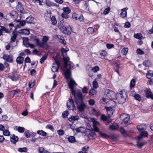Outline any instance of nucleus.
<instances>
[{
	"instance_id": "nucleus-1",
	"label": "nucleus",
	"mask_w": 153,
	"mask_h": 153,
	"mask_svg": "<svg viewBox=\"0 0 153 153\" xmlns=\"http://www.w3.org/2000/svg\"><path fill=\"white\" fill-rule=\"evenodd\" d=\"M77 85L75 81L72 79H71L70 81L68 83V86L71 89V93L74 96V101L75 103H79L84 102V97L81 92L76 93L74 89L75 85Z\"/></svg>"
},
{
	"instance_id": "nucleus-2",
	"label": "nucleus",
	"mask_w": 153,
	"mask_h": 153,
	"mask_svg": "<svg viewBox=\"0 0 153 153\" xmlns=\"http://www.w3.org/2000/svg\"><path fill=\"white\" fill-rule=\"evenodd\" d=\"M72 63L70 60L68 62V67H69L64 71V75L66 78L71 79V70L74 69L73 66L72 65Z\"/></svg>"
},
{
	"instance_id": "nucleus-3",
	"label": "nucleus",
	"mask_w": 153,
	"mask_h": 153,
	"mask_svg": "<svg viewBox=\"0 0 153 153\" xmlns=\"http://www.w3.org/2000/svg\"><path fill=\"white\" fill-rule=\"evenodd\" d=\"M77 106V109L79 112H83L85 108L87 107L86 103L84 102L76 103Z\"/></svg>"
},
{
	"instance_id": "nucleus-4",
	"label": "nucleus",
	"mask_w": 153,
	"mask_h": 153,
	"mask_svg": "<svg viewBox=\"0 0 153 153\" xmlns=\"http://www.w3.org/2000/svg\"><path fill=\"white\" fill-rule=\"evenodd\" d=\"M54 60L55 63H53V64L52 68L51 69V71L53 72L58 71L59 67L60 65L59 60H58L57 58H55Z\"/></svg>"
},
{
	"instance_id": "nucleus-5",
	"label": "nucleus",
	"mask_w": 153,
	"mask_h": 153,
	"mask_svg": "<svg viewBox=\"0 0 153 153\" xmlns=\"http://www.w3.org/2000/svg\"><path fill=\"white\" fill-rule=\"evenodd\" d=\"M67 106L69 110H76L75 106L74 103V101L71 97L69 100V102L67 103Z\"/></svg>"
},
{
	"instance_id": "nucleus-6",
	"label": "nucleus",
	"mask_w": 153,
	"mask_h": 153,
	"mask_svg": "<svg viewBox=\"0 0 153 153\" xmlns=\"http://www.w3.org/2000/svg\"><path fill=\"white\" fill-rule=\"evenodd\" d=\"M123 117H124L122 121L123 123H124V124L126 126H128L131 123H129V121L130 119V117L129 116H127L126 114H121L120 116V118L121 119H122Z\"/></svg>"
},
{
	"instance_id": "nucleus-7",
	"label": "nucleus",
	"mask_w": 153,
	"mask_h": 153,
	"mask_svg": "<svg viewBox=\"0 0 153 153\" xmlns=\"http://www.w3.org/2000/svg\"><path fill=\"white\" fill-rule=\"evenodd\" d=\"M13 56L11 55H8L7 54H5L3 55V58L7 62H9L10 63H13Z\"/></svg>"
},
{
	"instance_id": "nucleus-8",
	"label": "nucleus",
	"mask_w": 153,
	"mask_h": 153,
	"mask_svg": "<svg viewBox=\"0 0 153 153\" xmlns=\"http://www.w3.org/2000/svg\"><path fill=\"white\" fill-rule=\"evenodd\" d=\"M106 97L109 100H114L115 97V93L111 91L108 90L106 94Z\"/></svg>"
},
{
	"instance_id": "nucleus-9",
	"label": "nucleus",
	"mask_w": 153,
	"mask_h": 153,
	"mask_svg": "<svg viewBox=\"0 0 153 153\" xmlns=\"http://www.w3.org/2000/svg\"><path fill=\"white\" fill-rule=\"evenodd\" d=\"M48 37L47 36H44L42 39L41 44L42 46V48H46L48 47V44L47 42L48 40Z\"/></svg>"
},
{
	"instance_id": "nucleus-10",
	"label": "nucleus",
	"mask_w": 153,
	"mask_h": 153,
	"mask_svg": "<svg viewBox=\"0 0 153 153\" xmlns=\"http://www.w3.org/2000/svg\"><path fill=\"white\" fill-rule=\"evenodd\" d=\"M62 28L63 30V32L65 34L68 35H70L71 34L72 29L70 26L68 27L63 26Z\"/></svg>"
},
{
	"instance_id": "nucleus-11",
	"label": "nucleus",
	"mask_w": 153,
	"mask_h": 153,
	"mask_svg": "<svg viewBox=\"0 0 153 153\" xmlns=\"http://www.w3.org/2000/svg\"><path fill=\"white\" fill-rule=\"evenodd\" d=\"M72 18L73 19L76 20H79L80 22L83 21V17L82 15H79L76 13H74L72 14Z\"/></svg>"
},
{
	"instance_id": "nucleus-12",
	"label": "nucleus",
	"mask_w": 153,
	"mask_h": 153,
	"mask_svg": "<svg viewBox=\"0 0 153 153\" xmlns=\"http://www.w3.org/2000/svg\"><path fill=\"white\" fill-rule=\"evenodd\" d=\"M63 60L64 63V67L65 68H67L68 67V62L70 60V58L68 56H65L64 55H63Z\"/></svg>"
},
{
	"instance_id": "nucleus-13",
	"label": "nucleus",
	"mask_w": 153,
	"mask_h": 153,
	"mask_svg": "<svg viewBox=\"0 0 153 153\" xmlns=\"http://www.w3.org/2000/svg\"><path fill=\"white\" fill-rule=\"evenodd\" d=\"M141 133L140 135L137 137V140H140L143 138V137H148V133L147 131H143L141 132Z\"/></svg>"
},
{
	"instance_id": "nucleus-14",
	"label": "nucleus",
	"mask_w": 153,
	"mask_h": 153,
	"mask_svg": "<svg viewBox=\"0 0 153 153\" xmlns=\"http://www.w3.org/2000/svg\"><path fill=\"white\" fill-rule=\"evenodd\" d=\"M19 138L17 136H15L14 134L11 135L10 140L13 143H16L18 140Z\"/></svg>"
},
{
	"instance_id": "nucleus-15",
	"label": "nucleus",
	"mask_w": 153,
	"mask_h": 153,
	"mask_svg": "<svg viewBox=\"0 0 153 153\" xmlns=\"http://www.w3.org/2000/svg\"><path fill=\"white\" fill-rule=\"evenodd\" d=\"M128 10L127 7H125L122 9V12H121L120 15L121 17L123 18H125L127 16V11L126 10Z\"/></svg>"
},
{
	"instance_id": "nucleus-16",
	"label": "nucleus",
	"mask_w": 153,
	"mask_h": 153,
	"mask_svg": "<svg viewBox=\"0 0 153 153\" xmlns=\"http://www.w3.org/2000/svg\"><path fill=\"white\" fill-rule=\"evenodd\" d=\"M8 77L13 81H16L18 79V77L16 76L13 73L11 74H9Z\"/></svg>"
},
{
	"instance_id": "nucleus-17",
	"label": "nucleus",
	"mask_w": 153,
	"mask_h": 153,
	"mask_svg": "<svg viewBox=\"0 0 153 153\" xmlns=\"http://www.w3.org/2000/svg\"><path fill=\"white\" fill-rule=\"evenodd\" d=\"M145 92L146 94V97L148 98H151L153 100V94L149 90H147L145 91Z\"/></svg>"
},
{
	"instance_id": "nucleus-18",
	"label": "nucleus",
	"mask_w": 153,
	"mask_h": 153,
	"mask_svg": "<svg viewBox=\"0 0 153 153\" xmlns=\"http://www.w3.org/2000/svg\"><path fill=\"white\" fill-rule=\"evenodd\" d=\"M33 41L34 42L36 43L37 45L42 48V46L41 44L42 42H40L39 38H37L36 36H35Z\"/></svg>"
},
{
	"instance_id": "nucleus-19",
	"label": "nucleus",
	"mask_w": 153,
	"mask_h": 153,
	"mask_svg": "<svg viewBox=\"0 0 153 153\" xmlns=\"http://www.w3.org/2000/svg\"><path fill=\"white\" fill-rule=\"evenodd\" d=\"M19 32L21 34L28 35L30 34L29 30L27 29H21L19 31Z\"/></svg>"
},
{
	"instance_id": "nucleus-20",
	"label": "nucleus",
	"mask_w": 153,
	"mask_h": 153,
	"mask_svg": "<svg viewBox=\"0 0 153 153\" xmlns=\"http://www.w3.org/2000/svg\"><path fill=\"white\" fill-rule=\"evenodd\" d=\"M24 58L20 56H19L17 58L16 61L18 64H22L24 61Z\"/></svg>"
},
{
	"instance_id": "nucleus-21",
	"label": "nucleus",
	"mask_w": 153,
	"mask_h": 153,
	"mask_svg": "<svg viewBox=\"0 0 153 153\" xmlns=\"http://www.w3.org/2000/svg\"><path fill=\"white\" fill-rule=\"evenodd\" d=\"M34 18L31 16H30L27 17L25 21L26 23L31 24L33 21Z\"/></svg>"
},
{
	"instance_id": "nucleus-22",
	"label": "nucleus",
	"mask_w": 153,
	"mask_h": 153,
	"mask_svg": "<svg viewBox=\"0 0 153 153\" xmlns=\"http://www.w3.org/2000/svg\"><path fill=\"white\" fill-rule=\"evenodd\" d=\"M146 76L149 79H153V71L150 70L148 71L146 74Z\"/></svg>"
},
{
	"instance_id": "nucleus-23",
	"label": "nucleus",
	"mask_w": 153,
	"mask_h": 153,
	"mask_svg": "<svg viewBox=\"0 0 153 153\" xmlns=\"http://www.w3.org/2000/svg\"><path fill=\"white\" fill-rule=\"evenodd\" d=\"M12 35L13 36H11L10 38V42H15L16 41L17 37V33H15L14 32H13Z\"/></svg>"
},
{
	"instance_id": "nucleus-24",
	"label": "nucleus",
	"mask_w": 153,
	"mask_h": 153,
	"mask_svg": "<svg viewBox=\"0 0 153 153\" xmlns=\"http://www.w3.org/2000/svg\"><path fill=\"white\" fill-rule=\"evenodd\" d=\"M62 10L64 11L63 13L66 14H69L71 11V9L68 7H64Z\"/></svg>"
},
{
	"instance_id": "nucleus-25",
	"label": "nucleus",
	"mask_w": 153,
	"mask_h": 153,
	"mask_svg": "<svg viewBox=\"0 0 153 153\" xmlns=\"http://www.w3.org/2000/svg\"><path fill=\"white\" fill-rule=\"evenodd\" d=\"M68 140L69 142L71 143H74L76 141L75 137L72 136L69 137L68 138Z\"/></svg>"
},
{
	"instance_id": "nucleus-26",
	"label": "nucleus",
	"mask_w": 153,
	"mask_h": 153,
	"mask_svg": "<svg viewBox=\"0 0 153 153\" xmlns=\"http://www.w3.org/2000/svg\"><path fill=\"white\" fill-rule=\"evenodd\" d=\"M76 131L77 132H82L84 133H85V129L84 128L82 127H80L78 128H76Z\"/></svg>"
},
{
	"instance_id": "nucleus-27",
	"label": "nucleus",
	"mask_w": 153,
	"mask_h": 153,
	"mask_svg": "<svg viewBox=\"0 0 153 153\" xmlns=\"http://www.w3.org/2000/svg\"><path fill=\"white\" fill-rule=\"evenodd\" d=\"M23 6L22 4L20 2H17V4L16 8L18 11H19L22 9H23Z\"/></svg>"
},
{
	"instance_id": "nucleus-28",
	"label": "nucleus",
	"mask_w": 153,
	"mask_h": 153,
	"mask_svg": "<svg viewBox=\"0 0 153 153\" xmlns=\"http://www.w3.org/2000/svg\"><path fill=\"white\" fill-rule=\"evenodd\" d=\"M37 133L38 134L43 136H45L47 134V133L46 132L42 130L37 131Z\"/></svg>"
},
{
	"instance_id": "nucleus-29",
	"label": "nucleus",
	"mask_w": 153,
	"mask_h": 153,
	"mask_svg": "<svg viewBox=\"0 0 153 153\" xmlns=\"http://www.w3.org/2000/svg\"><path fill=\"white\" fill-rule=\"evenodd\" d=\"M11 18H13L14 16H18V13L16 11H13L11 12L9 14Z\"/></svg>"
},
{
	"instance_id": "nucleus-30",
	"label": "nucleus",
	"mask_w": 153,
	"mask_h": 153,
	"mask_svg": "<svg viewBox=\"0 0 153 153\" xmlns=\"http://www.w3.org/2000/svg\"><path fill=\"white\" fill-rule=\"evenodd\" d=\"M137 142V146L139 148H141L144 145H145L146 143V142H140L139 141V140Z\"/></svg>"
},
{
	"instance_id": "nucleus-31",
	"label": "nucleus",
	"mask_w": 153,
	"mask_h": 153,
	"mask_svg": "<svg viewBox=\"0 0 153 153\" xmlns=\"http://www.w3.org/2000/svg\"><path fill=\"white\" fill-rule=\"evenodd\" d=\"M97 93V90H95L94 88H91L89 92V94L90 95L93 96L95 95Z\"/></svg>"
},
{
	"instance_id": "nucleus-32",
	"label": "nucleus",
	"mask_w": 153,
	"mask_h": 153,
	"mask_svg": "<svg viewBox=\"0 0 153 153\" xmlns=\"http://www.w3.org/2000/svg\"><path fill=\"white\" fill-rule=\"evenodd\" d=\"M99 134L100 136L103 138H107L109 137V136L107 134L103 133L101 131L100 132Z\"/></svg>"
},
{
	"instance_id": "nucleus-33",
	"label": "nucleus",
	"mask_w": 153,
	"mask_h": 153,
	"mask_svg": "<svg viewBox=\"0 0 153 153\" xmlns=\"http://www.w3.org/2000/svg\"><path fill=\"white\" fill-rule=\"evenodd\" d=\"M87 32L89 34H92L94 32V29L92 27H89L87 29Z\"/></svg>"
},
{
	"instance_id": "nucleus-34",
	"label": "nucleus",
	"mask_w": 153,
	"mask_h": 153,
	"mask_svg": "<svg viewBox=\"0 0 153 153\" xmlns=\"http://www.w3.org/2000/svg\"><path fill=\"white\" fill-rule=\"evenodd\" d=\"M52 24L53 25H55L57 23V21L54 16H52L51 18Z\"/></svg>"
},
{
	"instance_id": "nucleus-35",
	"label": "nucleus",
	"mask_w": 153,
	"mask_h": 153,
	"mask_svg": "<svg viewBox=\"0 0 153 153\" xmlns=\"http://www.w3.org/2000/svg\"><path fill=\"white\" fill-rule=\"evenodd\" d=\"M27 149L26 147L20 148L18 149V151L20 152H27Z\"/></svg>"
},
{
	"instance_id": "nucleus-36",
	"label": "nucleus",
	"mask_w": 153,
	"mask_h": 153,
	"mask_svg": "<svg viewBox=\"0 0 153 153\" xmlns=\"http://www.w3.org/2000/svg\"><path fill=\"white\" fill-rule=\"evenodd\" d=\"M35 80L34 79L33 81L32 80L29 82L28 84V86L30 88L33 87L35 85Z\"/></svg>"
},
{
	"instance_id": "nucleus-37",
	"label": "nucleus",
	"mask_w": 153,
	"mask_h": 153,
	"mask_svg": "<svg viewBox=\"0 0 153 153\" xmlns=\"http://www.w3.org/2000/svg\"><path fill=\"white\" fill-rule=\"evenodd\" d=\"M47 57V55L43 56L40 60V62L41 64H43L44 61L46 59Z\"/></svg>"
},
{
	"instance_id": "nucleus-38",
	"label": "nucleus",
	"mask_w": 153,
	"mask_h": 153,
	"mask_svg": "<svg viewBox=\"0 0 153 153\" xmlns=\"http://www.w3.org/2000/svg\"><path fill=\"white\" fill-rule=\"evenodd\" d=\"M118 127V126L117 124H113L111 125H110L109 127V128L112 130H114L117 129Z\"/></svg>"
},
{
	"instance_id": "nucleus-39",
	"label": "nucleus",
	"mask_w": 153,
	"mask_h": 153,
	"mask_svg": "<svg viewBox=\"0 0 153 153\" xmlns=\"http://www.w3.org/2000/svg\"><path fill=\"white\" fill-rule=\"evenodd\" d=\"M24 135L27 138H30L32 136L31 134L29 133L28 130H27L25 131L24 133Z\"/></svg>"
},
{
	"instance_id": "nucleus-40",
	"label": "nucleus",
	"mask_w": 153,
	"mask_h": 153,
	"mask_svg": "<svg viewBox=\"0 0 153 153\" xmlns=\"http://www.w3.org/2000/svg\"><path fill=\"white\" fill-rule=\"evenodd\" d=\"M135 81L134 79L131 80L130 83V87L131 88L134 87L135 85Z\"/></svg>"
},
{
	"instance_id": "nucleus-41",
	"label": "nucleus",
	"mask_w": 153,
	"mask_h": 153,
	"mask_svg": "<svg viewBox=\"0 0 153 153\" xmlns=\"http://www.w3.org/2000/svg\"><path fill=\"white\" fill-rule=\"evenodd\" d=\"M93 87L94 88H97L98 86V84L97 82L95 79L92 84Z\"/></svg>"
},
{
	"instance_id": "nucleus-42",
	"label": "nucleus",
	"mask_w": 153,
	"mask_h": 153,
	"mask_svg": "<svg viewBox=\"0 0 153 153\" xmlns=\"http://www.w3.org/2000/svg\"><path fill=\"white\" fill-rule=\"evenodd\" d=\"M134 97L136 100L139 101H140L141 100V97L139 94H135Z\"/></svg>"
},
{
	"instance_id": "nucleus-43",
	"label": "nucleus",
	"mask_w": 153,
	"mask_h": 153,
	"mask_svg": "<svg viewBox=\"0 0 153 153\" xmlns=\"http://www.w3.org/2000/svg\"><path fill=\"white\" fill-rule=\"evenodd\" d=\"M128 51V49L127 48H123L121 51V53L124 55H126Z\"/></svg>"
},
{
	"instance_id": "nucleus-44",
	"label": "nucleus",
	"mask_w": 153,
	"mask_h": 153,
	"mask_svg": "<svg viewBox=\"0 0 153 153\" xmlns=\"http://www.w3.org/2000/svg\"><path fill=\"white\" fill-rule=\"evenodd\" d=\"M25 130V128L23 127L19 126L17 128V130L20 133H23Z\"/></svg>"
},
{
	"instance_id": "nucleus-45",
	"label": "nucleus",
	"mask_w": 153,
	"mask_h": 153,
	"mask_svg": "<svg viewBox=\"0 0 153 153\" xmlns=\"http://www.w3.org/2000/svg\"><path fill=\"white\" fill-rule=\"evenodd\" d=\"M68 114V112L67 111H66L63 112L62 116L63 118H66L67 117Z\"/></svg>"
},
{
	"instance_id": "nucleus-46",
	"label": "nucleus",
	"mask_w": 153,
	"mask_h": 153,
	"mask_svg": "<svg viewBox=\"0 0 153 153\" xmlns=\"http://www.w3.org/2000/svg\"><path fill=\"white\" fill-rule=\"evenodd\" d=\"M21 91L20 89H16L11 91L12 93L13 94V96L17 94H19Z\"/></svg>"
},
{
	"instance_id": "nucleus-47",
	"label": "nucleus",
	"mask_w": 153,
	"mask_h": 153,
	"mask_svg": "<svg viewBox=\"0 0 153 153\" xmlns=\"http://www.w3.org/2000/svg\"><path fill=\"white\" fill-rule=\"evenodd\" d=\"M3 134L4 136H9L10 135V132L7 130H5L3 131Z\"/></svg>"
},
{
	"instance_id": "nucleus-48",
	"label": "nucleus",
	"mask_w": 153,
	"mask_h": 153,
	"mask_svg": "<svg viewBox=\"0 0 153 153\" xmlns=\"http://www.w3.org/2000/svg\"><path fill=\"white\" fill-rule=\"evenodd\" d=\"M100 69L99 67L97 66H96L95 67L92 68V70L94 72H96L98 71Z\"/></svg>"
},
{
	"instance_id": "nucleus-49",
	"label": "nucleus",
	"mask_w": 153,
	"mask_h": 153,
	"mask_svg": "<svg viewBox=\"0 0 153 153\" xmlns=\"http://www.w3.org/2000/svg\"><path fill=\"white\" fill-rule=\"evenodd\" d=\"M57 133L60 136L63 135L65 134L64 131L62 129L58 130L57 131Z\"/></svg>"
},
{
	"instance_id": "nucleus-50",
	"label": "nucleus",
	"mask_w": 153,
	"mask_h": 153,
	"mask_svg": "<svg viewBox=\"0 0 153 153\" xmlns=\"http://www.w3.org/2000/svg\"><path fill=\"white\" fill-rule=\"evenodd\" d=\"M150 62V61L149 60L145 61L143 62V65L146 67H148L149 64Z\"/></svg>"
},
{
	"instance_id": "nucleus-51",
	"label": "nucleus",
	"mask_w": 153,
	"mask_h": 153,
	"mask_svg": "<svg viewBox=\"0 0 153 153\" xmlns=\"http://www.w3.org/2000/svg\"><path fill=\"white\" fill-rule=\"evenodd\" d=\"M110 9V7H108L105 8L103 11V13L105 15H107L109 13Z\"/></svg>"
},
{
	"instance_id": "nucleus-52",
	"label": "nucleus",
	"mask_w": 153,
	"mask_h": 153,
	"mask_svg": "<svg viewBox=\"0 0 153 153\" xmlns=\"http://www.w3.org/2000/svg\"><path fill=\"white\" fill-rule=\"evenodd\" d=\"M101 120L103 121H108V118L104 114H102L101 115Z\"/></svg>"
},
{
	"instance_id": "nucleus-53",
	"label": "nucleus",
	"mask_w": 153,
	"mask_h": 153,
	"mask_svg": "<svg viewBox=\"0 0 153 153\" xmlns=\"http://www.w3.org/2000/svg\"><path fill=\"white\" fill-rule=\"evenodd\" d=\"M106 47L108 49H110L114 48V45L112 44L108 43L106 44Z\"/></svg>"
},
{
	"instance_id": "nucleus-54",
	"label": "nucleus",
	"mask_w": 153,
	"mask_h": 153,
	"mask_svg": "<svg viewBox=\"0 0 153 153\" xmlns=\"http://www.w3.org/2000/svg\"><path fill=\"white\" fill-rule=\"evenodd\" d=\"M107 52L105 51H103L102 52L100 53V55L101 58H104L106 56Z\"/></svg>"
},
{
	"instance_id": "nucleus-55",
	"label": "nucleus",
	"mask_w": 153,
	"mask_h": 153,
	"mask_svg": "<svg viewBox=\"0 0 153 153\" xmlns=\"http://www.w3.org/2000/svg\"><path fill=\"white\" fill-rule=\"evenodd\" d=\"M137 52L138 54L143 55L144 53V52L140 49L138 48L137 51Z\"/></svg>"
},
{
	"instance_id": "nucleus-56",
	"label": "nucleus",
	"mask_w": 153,
	"mask_h": 153,
	"mask_svg": "<svg viewBox=\"0 0 153 153\" xmlns=\"http://www.w3.org/2000/svg\"><path fill=\"white\" fill-rule=\"evenodd\" d=\"M46 128L47 129H49L51 130V131H54V128H53L52 126L51 125H47L46 126Z\"/></svg>"
},
{
	"instance_id": "nucleus-57",
	"label": "nucleus",
	"mask_w": 153,
	"mask_h": 153,
	"mask_svg": "<svg viewBox=\"0 0 153 153\" xmlns=\"http://www.w3.org/2000/svg\"><path fill=\"white\" fill-rule=\"evenodd\" d=\"M141 35L140 33H138L135 34L134 35V37L135 38L138 39H141Z\"/></svg>"
},
{
	"instance_id": "nucleus-58",
	"label": "nucleus",
	"mask_w": 153,
	"mask_h": 153,
	"mask_svg": "<svg viewBox=\"0 0 153 153\" xmlns=\"http://www.w3.org/2000/svg\"><path fill=\"white\" fill-rule=\"evenodd\" d=\"M67 14L65 13H63L62 14L61 16L63 18L67 19H68L69 17L68 15Z\"/></svg>"
},
{
	"instance_id": "nucleus-59",
	"label": "nucleus",
	"mask_w": 153,
	"mask_h": 153,
	"mask_svg": "<svg viewBox=\"0 0 153 153\" xmlns=\"http://www.w3.org/2000/svg\"><path fill=\"white\" fill-rule=\"evenodd\" d=\"M87 88L86 87H84L82 90V92L83 93L87 94L88 93Z\"/></svg>"
},
{
	"instance_id": "nucleus-60",
	"label": "nucleus",
	"mask_w": 153,
	"mask_h": 153,
	"mask_svg": "<svg viewBox=\"0 0 153 153\" xmlns=\"http://www.w3.org/2000/svg\"><path fill=\"white\" fill-rule=\"evenodd\" d=\"M131 26L130 23L128 22H126L125 23L124 27L126 28H129Z\"/></svg>"
},
{
	"instance_id": "nucleus-61",
	"label": "nucleus",
	"mask_w": 153,
	"mask_h": 153,
	"mask_svg": "<svg viewBox=\"0 0 153 153\" xmlns=\"http://www.w3.org/2000/svg\"><path fill=\"white\" fill-rule=\"evenodd\" d=\"M137 127L138 131L139 132H141L142 130H144L143 128L142 127L140 126V125L137 126Z\"/></svg>"
},
{
	"instance_id": "nucleus-62",
	"label": "nucleus",
	"mask_w": 153,
	"mask_h": 153,
	"mask_svg": "<svg viewBox=\"0 0 153 153\" xmlns=\"http://www.w3.org/2000/svg\"><path fill=\"white\" fill-rule=\"evenodd\" d=\"M36 72L35 70L33 69L31 70L30 71V74L32 76H34L35 75Z\"/></svg>"
},
{
	"instance_id": "nucleus-63",
	"label": "nucleus",
	"mask_w": 153,
	"mask_h": 153,
	"mask_svg": "<svg viewBox=\"0 0 153 153\" xmlns=\"http://www.w3.org/2000/svg\"><path fill=\"white\" fill-rule=\"evenodd\" d=\"M24 61L25 63H29L30 62V59L29 56H27L25 58Z\"/></svg>"
},
{
	"instance_id": "nucleus-64",
	"label": "nucleus",
	"mask_w": 153,
	"mask_h": 153,
	"mask_svg": "<svg viewBox=\"0 0 153 153\" xmlns=\"http://www.w3.org/2000/svg\"><path fill=\"white\" fill-rule=\"evenodd\" d=\"M95 101L93 100L90 99L89 101V104L91 105H93L94 104Z\"/></svg>"
}]
</instances>
